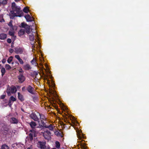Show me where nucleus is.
<instances>
[{"mask_svg": "<svg viewBox=\"0 0 149 149\" xmlns=\"http://www.w3.org/2000/svg\"><path fill=\"white\" fill-rule=\"evenodd\" d=\"M17 91V89L15 86L12 85L10 86L8 85L6 89V93L8 96H10L12 94H14Z\"/></svg>", "mask_w": 149, "mask_h": 149, "instance_id": "nucleus-1", "label": "nucleus"}, {"mask_svg": "<svg viewBox=\"0 0 149 149\" xmlns=\"http://www.w3.org/2000/svg\"><path fill=\"white\" fill-rule=\"evenodd\" d=\"M12 8L13 10H14L15 12H16L17 15H19L21 14L22 17L23 16V13L20 10V8L19 7L16 6L15 2H13L12 5Z\"/></svg>", "mask_w": 149, "mask_h": 149, "instance_id": "nucleus-2", "label": "nucleus"}, {"mask_svg": "<svg viewBox=\"0 0 149 149\" xmlns=\"http://www.w3.org/2000/svg\"><path fill=\"white\" fill-rule=\"evenodd\" d=\"M28 123L32 128L31 129L29 130V132H33L34 135L35 134H36L37 131L36 129V127L37 124L36 123L33 121H31V122H29Z\"/></svg>", "mask_w": 149, "mask_h": 149, "instance_id": "nucleus-3", "label": "nucleus"}, {"mask_svg": "<svg viewBox=\"0 0 149 149\" xmlns=\"http://www.w3.org/2000/svg\"><path fill=\"white\" fill-rule=\"evenodd\" d=\"M46 144V141H38L37 143L38 146L41 149H47Z\"/></svg>", "mask_w": 149, "mask_h": 149, "instance_id": "nucleus-4", "label": "nucleus"}, {"mask_svg": "<svg viewBox=\"0 0 149 149\" xmlns=\"http://www.w3.org/2000/svg\"><path fill=\"white\" fill-rule=\"evenodd\" d=\"M18 79V82L20 83H23L25 80V77L23 75V73H19L17 77Z\"/></svg>", "mask_w": 149, "mask_h": 149, "instance_id": "nucleus-5", "label": "nucleus"}, {"mask_svg": "<svg viewBox=\"0 0 149 149\" xmlns=\"http://www.w3.org/2000/svg\"><path fill=\"white\" fill-rule=\"evenodd\" d=\"M51 132L49 130H47L44 131L43 133V136L46 139L49 140L50 138Z\"/></svg>", "mask_w": 149, "mask_h": 149, "instance_id": "nucleus-6", "label": "nucleus"}, {"mask_svg": "<svg viewBox=\"0 0 149 149\" xmlns=\"http://www.w3.org/2000/svg\"><path fill=\"white\" fill-rule=\"evenodd\" d=\"M30 117L32 119H33L35 121L39 122V119L37 115L34 113H31L30 115Z\"/></svg>", "mask_w": 149, "mask_h": 149, "instance_id": "nucleus-7", "label": "nucleus"}, {"mask_svg": "<svg viewBox=\"0 0 149 149\" xmlns=\"http://www.w3.org/2000/svg\"><path fill=\"white\" fill-rule=\"evenodd\" d=\"M36 136V134L34 135L33 132H30V133L26 137L28 141H32L33 139V137Z\"/></svg>", "mask_w": 149, "mask_h": 149, "instance_id": "nucleus-8", "label": "nucleus"}, {"mask_svg": "<svg viewBox=\"0 0 149 149\" xmlns=\"http://www.w3.org/2000/svg\"><path fill=\"white\" fill-rule=\"evenodd\" d=\"M15 11L14 10L11 11V18L12 19H13L14 17H22V15L21 14H20L19 15H17V14L15 12Z\"/></svg>", "mask_w": 149, "mask_h": 149, "instance_id": "nucleus-9", "label": "nucleus"}, {"mask_svg": "<svg viewBox=\"0 0 149 149\" xmlns=\"http://www.w3.org/2000/svg\"><path fill=\"white\" fill-rule=\"evenodd\" d=\"M26 90L28 92L30 93L31 94H34L33 92V91L34 90V88L32 87V86L31 85H28L26 87Z\"/></svg>", "mask_w": 149, "mask_h": 149, "instance_id": "nucleus-10", "label": "nucleus"}, {"mask_svg": "<svg viewBox=\"0 0 149 149\" xmlns=\"http://www.w3.org/2000/svg\"><path fill=\"white\" fill-rule=\"evenodd\" d=\"M15 52L16 54H22V53L23 50L22 48H19V47H17L15 49Z\"/></svg>", "mask_w": 149, "mask_h": 149, "instance_id": "nucleus-11", "label": "nucleus"}, {"mask_svg": "<svg viewBox=\"0 0 149 149\" xmlns=\"http://www.w3.org/2000/svg\"><path fill=\"white\" fill-rule=\"evenodd\" d=\"M24 17L27 21L31 22V21H33V17H31L29 15H26L24 16Z\"/></svg>", "mask_w": 149, "mask_h": 149, "instance_id": "nucleus-12", "label": "nucleus"}, {"mask_svg": "<svg viewBox=\"0 0 149 149\" xmlns=\"http://www.w3.org/2000/svg\"><path fill=\"white\" fill-rule=\"evenodd\" d=\"M15 58L18 60L20 64H23L24 63L23 61L21 58H20L19 55H15Z\"/></svg>", "mask_w": 149, "mask_h": 149, "instance_id": "nucleus-13", "label": "nucleus"}, {"mask_svg": "<svg viewBox=\"0 0 149 149\" xmlns=\"http://www.w3.org/2000/svg\"><path fill=\"white\" fill-rule=\"evenodd\" d=\"M10 122L12 123L16 124L18 122V120L15 117H12L11 118Z\"/></svg>", "mask_w": 149, "mask_h": 149, "instance_id": "nucleus-14", "label": "nucleus"}, {"mask_svg": "<svg viewBox=\"0 0 149 149\" xmlns=\"http://www.w3.org/2000/svg\"><path fill=\"white\" fill-rule=\"evenodd\" d=\"M18 99L21 101H24V98L23 95L20 93H18Z\"/></svg>", "mask_w": 149, "mask_h": 149, "instance_id": "nucleus-15", "label": "nucleus"}, {"mask_svg": "<svg viewBox=\"0 0 149 149\" xmlns=\"http://www.w3.org/2000/svg\"><path fill=\"white\" fill-rule=\"evenodd\" d=\"M7 37V35L5 33H2L0 34V39L1 40H4L6 39Z\"/></svg>", "mask_w": 149, "mask_h": 149, "instance_id": "nucleus-16", "label": "nucleus"}, {"mask_svg": "<svg viewBox=\"0 0 149 149\" xmlns=\"http://www.w3.org/2000/svg\"><path fill=\"white\" fill-rule=\"evenodd\" d=\"M23 68L24 70H28L31 69V67L29 64L24 65L23 66Z\"/></svg>", "mask_w": 149, "mask_h": 149, "instance_id": "nucleus-17", "label": "nucleus"}, {"mask_svg": "<svg viewBox=\"0 0 149 149\" xmlns=\"http://www.w3.org/2000/svg\"><path fill=\"white\" fill-rule=\"evenodd\" d=\"M9 128L8 126H5L3 127V132L5 134H7L8 132L9 131Z\"/></svg>", "mask_w": 149, "mask_h": 149, "instance_id": "nucleus-18", "label": "nucleus"}, {"mask_svg": "<svg viewBox=\"0 0 149 149\" xmlns=\"http://www.w3.org/2000/svg\"><path fill=\"white\" fill-rule=\"evenodd\" d=\"M25 32L24 29H20L19 31L18 32V35L19 36H21L24 34Z\"/></svg>", "mask_w": 149, "mask_h": 149, "instance_id": "nucleus-19", "label": "nucleus"}, {"mask_svg": "<svg viewBox=\"0 0 149 149\" xmlns=\"http://www.w3.org/2000/svg\"><path fill=\"white\" fill-rule=\"evenodd\" d=\"M25 32H26V33L29 34L31 32L30 27L28 25H27L26 27V29L25 30Z\"/></svg>", "mask_w": 149, "mask_h": 149, "instance_id": "nucleus-20", "label": "nucleus"}, {"mask_svg": "<svg viewBox=\"0 0 149 149\" xmlns=\"http://www.w3.org/2000/svg\"><path fill=\"white\" fill-rule=\"evenodd\" d=\"M8 25L11 28L10 29L11 30H14V27L13 24V21H12V20L10 21L8 24Z\"/></svg>", "mask_w": 149, "mask_h": 149, "instance_id": "nucleus-21", "label": "nucleus"}, {"mask_svg": "<svg viewBox=\"0 0 149 149\" xmlns=\"http://www.w3.org/2000/svg\"><path fill=\"white\" fill-rule=\"evenodd\" d=\"M54 133L55 134L58 136L62 137L63 136L61 132L56 131Z\"/></svg>", "mask_w": 149, "mask_h": 149, "instance_id": "nucleus-22", "label": "nucleus"}, {"mask_svg": "<svg viewBox=\"0 0 149 149\" xmlns=\"http://www.w3.org/2000/svg\"><path fill=\"white\" fill-rule=\"evenodd\" d=\"M29 38L31 41H33L35 39L34 36L33 34H31L29 35Z\"/></svg>", "mask_w": 149, "mask_h": 149, "instance_id": "nucleus-23", "label": "nucleus"}, {"mask_svg": "<svg viewBox=\"0 0 149 149\" xmlns=\"http://www.w3.org/2000/svg\"><path fill=\"white\" fill-rule=\"evenodd\" d=\"M37 114L40 116V119L41 121L45 119V118L44 115H41V114H40L39 113H37Z\"/></svg>", "mask_w": 149, "mask_h": 149, "instance_id": "nucleus-24", "label": "nucleus"}, {"mask_svg": "<svg viewBox=\"0 0 149 149\" xmlns=\"http://www.w3.org/2000/svg\"><path fill=\"white\" fill-rule=\"evenodd\" d=\"M1 72L2 76L3 77V75L5 74L6 72V70L4 68H2L1 70Z\"/></svg>", "mask_w": 149, "mask_h": 149, "instance_id": "nucleus-25", "label": "nucleus"}, {"mask_svg": "<svg viewBox=\"0 0 149 149\" xmlns=\"http://www.w3.org/2000/svg\"><path fill=\"white\" fill-rule=\"evenodd\" d=\"M9 147L6 144H3L1 146V149H9Z\"/></svg>", "mask_w": 149, "mask_h": 149, "instance_id": "nucleus-26", "label": "nucleus"}, {"mask_svg": "<svg viewBox=\"0 0 149 149\" xmlns=\"http://www.w3.org/2000/svg\"><path fill=\"white\" fill-rule=\"evenodd\" d=\"M31 62L32 64L35 65H36L37 64V63H36V59L33 58V59L31 61Z\"/></svg>", "mask_w": 149, "mask_h": 149, "instance_id": "nucleus-27", "label": "nucleus"}, {"mask_svg": "<svg viewBox=\"0 0 149 149\" xmlns=\"http://www.w3.org/2000/svg\"><path fill=\"white\" fill-rule=\"evenodd\" d=\"M13 56H10L9 57L7 60L8 63H10L13 60Z\"/></svg>", "mask_w": 149, "mask_h": 149, "instance_id": "nucleus-28", "label": "nucleus"}, {"mask_svg": "<svg viewBox=\"0 0 149 149\" xmlns=\"http://www.w3.org/2000/svg\"><path fill=\"white\" fill-rule=\"evenodd\" d=\"M56 147L57 148H59L60 147V142L59 141H56Z\"/></svg>", "mask_w": 149, "mask_h": 149, "instance_id": "nucleus-29", "label": "nucleus"}, {"mask_svg": "<svg viewBox=\"0 0 149 149\" xmlns=\"http://www.w3.org/2000/svg\"><path fill=\"white\" fill-rule=\"evenodd\" d=\"M46 128H48L50 130H53V129L52 124H50L49 126H46Z\"/></svg>", "mask_w": 149, "mask_h": 149, "instance_id": "nucleus-30", "label": "nucleus"}, {"mask_svg": "<svg viewBox=\"0 0 149 149\" xmlns=\"http://www.w3.org/2000/svg\"><path fill=\"white\" fill-rule=\"evenodd\" d=\"M5 68H6V70H9L11 69V67L9 64H6L5 65Z\"/></svg>", "mask_w": 149, "mask_h": 149, "instance_id": "nucleus-31", "label": "nucleus"}, {"mask_svg": "<svg viewBox=\"0 0 149 149\" xmlns=\"http://www.w3.org/2000/svg\"><path fill=\"white\" fill-rule=\"evenodd\" d=\"M41 122L42 124L41 126L46 128L47 125H46L45 122L44 121V120H42V121H41Z\"/></svg>", "mask_w": 149, "mask_h": 149, "instance_id": "nucleus-32", "label": "nucleus"}, {"mask_svg": "<svg viewBox=\"0 0 149 149\" xmlns=\"http://www.w3.org/2000/svg\"><path fill=\"white\" fill-rule=\"evenodd\" d=\"M29 10L27 7H24L23 10V11L25 13H28Z\"/></svg>", "mask_w": 149, "mask_h": 149, "instance_id": "nucleus-33", "label": "nucleus"}, {"mask_svg": "<svg viewBox=\"0 0 149 149\" xmlns=\"http://www.w3.org/2000/svg\"><path fill=\"white\" fill-rule=\"evenodd\" d=\"M13 31H9V34L10 36H14V32Z\"/></svg>", "mask_w": 149, "mask_h": 149, "instance_id": "nucleus-34", "label": "nucleus"}, {"mask_svg": "<svg viewBox=\"0 0 149 149\" xmlns=\"http://www.w3.org/2000/svg\"><path fill=\"white\" fill-rule=\"evenodd\" d=\"M10 98L11 99V101H12L13 102H14V101H16V98L14 97L13 96H11Z\"/></svg>", "mask_w": 149, "mask_h": 149, "instance_id": "nucleus-35", "label": "nucleus"}, {"mask_svg": "<svg viewBox=\"0 0 149 149\" xmlns=\"http://www.w3.org/2000/svg\"><path fill=\"white\" fill-rule=\"evenodd\" d=\"M26 25H27V24H25L24 23H21V26L22 28H25V29H26Z\"/></svg>", "mask_w": 149, "mask_h": 149, "instance_id": "nucleus-36", "label": "nucleus"}, {"mask_svg": "<svg viewBox=\"0 0 149 149\" xmlns=\"http://www.w3.org/2000/svg\"><path fill=\"white\" fill-rule=\"evenodd\" d=\"M11 99H10V98L9 100H8V105L10 107L12 105V103H11Z\"/></svg>", "mask_w": 149, "mask_h": 149, "instance_id": "nucleus-37", "label": "nucleus"}, {"mask_svg": "<svg viewBox=\"0 0 149 149\" xmlns=\"http://www.w3.org/2000/svg\"><path fill=\"white\" fill-rule=\"evenodd\" d=\"M7 1H6V0H3L1 2V3L2 4L5 5L7 4Z\"/></svg>", "mask_w": 149, "mask_h": 149, "instance_id": "nucleus-38", "label": "nucleus"}, {"mask_svg": "<svg viewBox=\"0 0 149 149\" xmlns=\"http://www.w3.org/2000/svg\"><path fill=\"white\" fill-rule=\"evenodd\" d=\"M19 72H20V73H23H23L24 72L23 70L22 69V68H20L19 69Z\"/></svg>", "mask_w": 149, "mask_h": 149, "instance_id": "nucleus-39", "label": "nucleus"}, {"mask_svg": "<svg viewBox=\"0 0 149 149\" xmlns=\"http://www.w3.org/2000/svg\"><path fill=\"white\" fill-rule=\"evenodd\" d=\"M6 95H2L1 96L0 99H4L5 98Z\"/></svg>", "mask_w": 149, "mask_h": 149, "instance_id": "nucleus-40", "label": "nucleus"}, {"mask_svg": "<svg viewBox=\"0 0 149 149\" xmlns=\"http://www.w3.org/2000/svg\"><path fill=\"white\" fill-rule=\"evenodd\" d=\"M7 41L8 43H11V42H12V40L11 39H9V38L7 39Z\"/></svg>", "mask_w": 149, "mask_h": 149, "instance_id": "nucleus-41", "label": "nucleus"}, {"mask_svg": "<svg viewBox=\"0 0 149 149\" xmlns=\"http://www.w3.org/2000/svg\"><path fill=\"white\" fill-rule=\"evenodd\" d=\"M14 50L12 48H10L9 49V52L11 53H12L13 52H14Z\"/></svg>", "mask_w": 149, "mask_h": 149, "instance_id": "nucleus-42", "label": "nucleus"}, {"mask_svg": "<svg viewBox=\"0 0 149 149\" xmlns=\"http://www.w3.org/2000/svg\"><path fill=\"white\" fill-rule=\"evenodd\" d=\"M33 74L35 76H37L38 75V73L37 72L34 71L33 72Z\"/></svg>", "mask_w": 149, "mask_h": 149, "instance_id": "nucleus-43", "label": "nucleus"}, {"mask_svg": "<svg viewBox=\"0 0 149 149\" xmlns=\"http://www.w3.org/2000/svg\"><path fill=\"white\" fill-rule=\"evenodd\" d=\"M5 21V20L3 18H2L0 19V22H4Z\"/></svg>", "mask_w": 149, "mask_h": 149, "instance_id": "nucleus-44", "label": "nucleus"}, {"mask_svg": "<svg viewBox=\"0 0 149 149\" xmlns=\"http://www.w3.org/2000/svg\"><path fill=\"white\" fill-rule=\"evenodd\" d=\"M22 91H25V87H23L22 88Z\"/></svg>", "mask_w": 149, "mask_h": 149, "instance_id": "nucleus-45", "label": "nucleus"}, {"mask_svg": "<svg viewBox=\"0 0 149 149\" xmlns=\"http://www.w3.org/2000/svg\"><path fill=\"white\" fill-rule=\"evenodd\" d=\"M65 121L66 122H68V120L67 117H65Z\"/></svg>", "mask_w": 149, "mask_h": 149, "instance_id": "nucleus-46", "label": "nucleus"}, {"mask_svg": "<svg viewBox=\"0 0 149 149\" xmlns=\"http://www.w3.org/2000/svg\"><path fill=\"white\" fill-rule=\"evenodd\" d=\"M11 47H12V48H13V47H14V44L13 43H12V44L11 45Z\"/></svg>", "mask_w": 149, "mask_h": 149, "instance_id": "nucleus-47", "label": "nucleus"}, {"mask_svg": "<svg viewBox=\"0 0 149 149\" xmlns=\"http://www.w3.org/2000/svg\"><path fill=\"white\" fill-rule=\"evenodd\" d=\"M6 62L5 59H3L2 61V62L3 63H4Z\"/></svg>", "mask_w": 149, "mask_h": 149, "instance_id": "nucleus-48", "label": "nucleus"}, {"mask_svg": "<svg viewBox=\"0 0 149 149\" xmlns=\"http://www.w3.org/2000/svg\"><path fill=\"white\" fill-rule=\"evenodd\" d=\"M32 47H33V48H34L35 47V46L34 45V44H32Z\"/></svg>", "mask_w": 149, "mask_h": 149, "instance_id": "nucleus-49", "label": "nucleus"}, {"mask_svg": "<svg viewBox=\"0 0 149 149\" xmlns=\"http://www.w3.org/2000/svg\"><path fill=\"white\" fill-rule=\"evenodd\" d=\"M44 79L45 80H46V79L47 80V76H46L45 77Z\"/></svg>", "mask_w": 149, "mask_h": 149, "instance_id": "nucleus-50", "label": "nucleus"}, {"mask_svg": "<svg viewBox=\"0 0 149 149\" xmlns=\"http://www.w3.org/2000/svg\"><path fill=\"white\" fill-rule=\"evenodd\" d=\"M27 149H32V148L31 147H29Z\"/></svg>", "mask_w": 149, "mask_h": 149, "instance_id": "nucleus-51", "label": "nucleus"}, {"mask_svg": "<svg viewBox=\"0 0 149 149\" xmlns=\"http://www.w3.org/2000/svg\"><path fill=\"white\" fill-rule=\"evenodd\" d=\"M21 110L22 111H24V109H21Z\"/></svg>", "mask_w": 149, "mask_h": 149, "instance_id": "nucleus-52", "label": "nucleus"}, {"mask_svg": "<svg viewBox=\"0 0 149 149\" xmlns=\"http://www.w3.org/2000/svg\"><path fill=\"white\" fill-rule=\"evenodd\" d=\"M16 2L19 1L20 0H15Z\"/></svg>", "mask_w": 149, "mask_h": 149, "instance_id": "nucleus-53", "label": "nucleus"}, {"mask_svg": "<svg viewBox=\"0 0 149 149\" xmlns=\"http://www.w3.org/2000/svg\"><path fill=\"white\" fill-rule=\"evenodd\" d=\"M15 63H18V64H19L18 62H17V61H16V62H15Z\"/></svg>", "mask_w": 149, "mask_h": 149, "instance_id": "nucleus-54", "label": "nucleus"}, {"mask_svg": "<svg viewBox=\"0 0 149 149\" xmlns=\"http://www.w3.org/2000/svg\"><path fill=\"white\" fill-rule=\"evenodd\" d=\"M14 62H12V64H14Z\"/></svg>", "mask_w": 149, "mask_h": 149, "instance_id": "nucleus-55", "label": "nucleus"}, {"mask_svg": "<svg viewBox=\"0 0 149 149\" xmlns=\"http://www.w3.org/2000/svg\"><path fill=\"white\" fill-rule=\"evenodd\" d=\"M52 149H56L55 148H52Z\"/></svg>", "mask_w": 149, "mask_h": 149, "instance_id": "nucleus-56", "label": "nucleus"}, {"mask_svg": "<svg viewBox=\"0 0 149 149\" xmlns=\"http://www.w3.org/2000/svg\"><path fill=\"white\" fill-rule=\"evenodd\" d=\"M1 65L0 64V67H1Z\"/></svg>", "mask_w": 149, "mask_h": 149, "instance_id": "nucleus-57", "label": "nucleus"}, {"mask_svg": "<svg viewBox=\"0 0 149 149\" xmlns=\"http://www.w3.org/2000/svg\"><path fill=\"white\" fill-rule=\"evenodd\" d=\"M0 5H1V3H0Z\"/></svg>", "mask_w": 149, "mask_h": 149, "instance_id": "nucleus-58", "label": "nucleus"}, {"mask_svg": "<svg viewBox=\"0 0 149 149\" xmlns=\"http://www.w3.org/2000/svg\"><path fill=\"white\" fill-rule=\"evenodd\" d=\"M7 1V0H6V1Z\"/></svg>", "mask_w": 149, "mask_h": 149, "instance_id": "nucleus-59", "label": "nucleus"}]
</instances>
